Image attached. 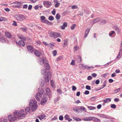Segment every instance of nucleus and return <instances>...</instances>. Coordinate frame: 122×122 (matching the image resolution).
Returning <instances> with one entry per match:
<instances>
[{"mask_svg": "<svg viewBox=\"0 0 122 122\" xmlns=\"http://www.w3.org/2000/svg\"><path fill=\"white\" fill-rule=\"evenodd\" d=\"M39 63L41 65L44 64L43 66L47 70L50 69L49 65L48 63V61L46 58L43 57L40 58L38 61Z\"/></svg>", "mask_w": 122, "mask_h": 122, "instance_id": "obj_1", "label": "nucleus"}, {"mask_svg": "<svg viewBox=\"0 0 122 122\" xmlns=\"http://www.w3.org/2000/svg\"><path fill=\"white\" fill-rule=\"evenodd\" d=\"M46 70L44 68L42 69L41 71L42 74L45 75L44 79L45 80V82H49V79L51 76V74L50 72H47Z\"/></svg>", "mask_w": 122, "mask_h": 122, "instance_id": "obj_2", "label": "nucleus"}, {"mask_svg": "<svg viewBox=\"0 0 122 122\" xmlns=\"http://www.w3.org/2000/svg\"><path fill=\"white\" fill-rule=\"evenodd\" d=\"M29 105L30 107L31 108L32 111H35L38 107L37 102L31 99L29 102Z\"/></svg>", "mask_w": 122, "mask_h": 122, "instance_id": "obj_3", "label": "nucleus"}, {"mask_svg": "<svg viewBox=\"0 0 122 122\" xmlns=\"http://www.w3.org/2000/svg\"><path fill=\"white\" fill-rule=\"evenodd\" d=\"M14 17L17 20L20 21H23L25 19V17L24 15L19 14L15 15Z\"/></svg>", "mask_w": 122, "mask_h": 122, "instance_id": "obj_4", "label": "nucleus"}, {"mask_svg": "<svg viewBox=\"0 0 122 122\" xmlns=\"http://www.w3.org/2000/svg\"><path fill=\"white\" fill-rule=\"evenodd\" d=\"M39 92L37 93L35 97L36 98V100L38 101H40V98L41 97V95H42L44 92V90L43 89H39Z\"/></svg>", "mask_w": 122, "mask_h": 122, "instance_id": "obj_5", "label": "nucleus"}, {"mask_svg": "<svg viewBox=\"0 0 122 122\" xmlns=\"http://www.w3.org/2000/svg\"><path fill=\"white\" fill-rule=\"evenodd\" d=\"M24 112L23 110H21L18 113L17 116L19 119H21L25 117V114L24 113Z\"/></svg>", "mask_w": 122, "mask_h": 122, "instance_id": "obj_6", "label": "nucleus"}, {"mask_svg": "<svg viewBox=\"0 0 122 122\" xmlns=\"http://www.w3.org/2000/svg\"><path fill=\"white\" fill-rule=\"evenodd\" d=\"M17 111H15L14 113V117L11 119H10V122H13L14 121L16 120L17 118Z\"/></svg>", "mask_w": 122, "mask_h": 122, "instance_id": "obj_7", "label": "nucleus"}, {"mask_svg": "<svg viewBox=\"0 0 122 122\" xmlns=\"http://www.w3.org/2000/svg\"><path fill=\"white\" fill-rule=\"evenodd\" d=\"M43 5L46 8L49 7L51 5V2L48 1H44L43 3Z\"/></svg>", "mask_w": 122, "mask_h": 122, "instance_id": "obj_8", "label": "nucleus"}, {"mask_svg": "<svg viewBox=\"0 0 122 122\" xmlns=\"http://www.w3.org/2000/svg\"><path fill=\"white\" fill-rule=\"evenodd\" d=\"M47 98L46 97L44 96L41 101V105H43L47 101Z\"/></svg>", "mask_w": 122, "mask_h": 122, "instance_id": "obj_9", "label": "nucleus"}, {"mask_svg": "<svg viewBox=\"0 0 122 122\" xmlns=\"http://www.w3.org/2000/svg\"><path fill=\"white\" fill-rule=\"evenodd\" d=\"M93 117H85L82 119V120L85 121H90L93 119Z\"/></svg>", "mask_w": 122, "mask_h": 122, "instance_id": "obj_10", "label": "nucleus"}, {"mask_svg": "<svg viewBox=\"0 0 122 122\" xmlns=\"http://www.w3.org/2000/svg\"><path fill=\"white\" fill-rule=\"evenodd\" d=\"M98 115L99 116L101 117L106 119H109L110 118V117L109 116H107L104 114H98Z\"/></svg>", "mask_w": 122, "mask_h": 122, "instance_id": "obj_11", "label": "nucleus"}, {"mask_svg": "<svg viewBox=\"0 0 122 122\" xmlns=\"http://www.w3.org/2000/svg\"><path fill=\"white\" fill-rule=\"evenodd\" d=\"M27 49L29 52H32L34 51L33 47L30 46H27Z\"/></svg>", "mask_w": 122, "mask_h": 122, "instance_id": "obj_12", "label": "nucleus"}, {"mask_svg": "<svg viewBox=\"0 0 122 122\" xmlns=\"http://www.w3.org/2000/svg\"><path fill=\"white\" fill-rule=\"evenodd\" d=\"M18 44L20 46H24L25 45V43L23 41L20 40L18 42Z\"/></svg>", "mask_w": 122, "mask_h": 122, "instance_id": "obj_13", "label": "nucleus"}, {"mask_svg": "<svg viewBox=\"0 0 122 122\" xmlns=\"http://www.w3.org/2000/svg\"><path fill=\"white\" fill-rule=\"evenodd\" d=\"M36 56L38 57H39L40 56L41 53V52L37 50H36L34 52Z\"/></svg>", "mask_w": 122, "mask_h": 122, "instance_id": "obj_14", "label": "nucleus"}, {"mask_svg": "<svg viewBox=\"0 0 122 122\" xmlns=\"http://www.w3.org/2000/svg\"><path fill=\"white\" fill-rule=\"evenodd\" d=\"M113 29L116 31L118 33H119L121 31V30L117 26H114L113 27Z\"/></svg>", "mask_w": 122, "mask_h": 122, "instance_id": "obj_15", "label": "nucleus"}, {"mask_svg": "<svg viewBox=\"0 0 122 122\" xmlns=\"http://www.w3.org/2000/svg\"><path fill=\"white\" fill-rule=\"evenodd\" d=\"M67 26V23L66 22H64L63 24L61 26V28L62 30H64L65 28Z\"/></svg>", "mask_w": 122, "mask_h": 122, "instance_id": "obj_16", "label": "nucleus"}, {"mask_svg": "<svg viewBox=\"0 0 122 122\" xmlns=\"http://www.w3.org/2000/svg\"><path fill=\"white\" fill-rule=\"evenodd\" d=\"M6 36L9 38H10L11 37V34L8 32H6L5 33Z\"/></svg>", "mask_w": 122, "mask_h": 122, "instance_id": "obj_17", "label": "nucleus"}, {"mask_svg": "<svg viewBox=\"0 0 122 122\" xmlns=\"http://www.w3.org/2000/svg\"><path fill=\"white\" fill-rule=\"evenodd\" d=\"M41 20V21L43 23H45L46 21V19L45 17L43 16H41L40 17Z\"/></svg>", "mask_w": 122, "mask_h": 122, "instance_id": "obj_18", "label": "nucleus"}, {"mask_svg": "<svg viewBox=\"0 0 122 122\" xmlns=\"http://www.w3.org/2000/svg\"><path fill=\"white\" fill-rule=\"evenodd\" d=\"M53 37L56 38L58 37H60V34L56 32H54Z\"/></svg>", "mask_w": 122, "mask_h": 122, "instance_id": "obj_19", "label": "nucleus"}, {"mask_svg": "<svg viewBox=\"0 0 122 122\" xmlns=\"http://www.w3.org/2000/svg\"><path fill=\"white\" fill-rule=\"evenodd\" d=\"M30 111V109L29 107H27L25 109V112L27 114L29 113Z\"/></svg>", "mask_w": 122, "mask_h": 122, "instance_id": "obj_20", "label": "nucleus"}, {"mask_svg": "<svg viewBox=\"0 0 122 122\" xmlns=\"http://www.w3.org/2000/svg\"><path fill=\"white\" fill-rule=\"evenodd\" d=\"M90 29H87L86 30L85 32V35L84 36L85 38H86V37L90 31Z\"/></svg>", "mask_w": 122, "mask_h": 122, "instance_id": "obj_21", "label": "nucleus"}, {"mask_svg": "<svg viewBox=\"0 0 122 122\" xmlns=\"http://www.w3.org/2000/svg\"><path fill=\"white\" fill-rule=\"evenodd\" d=\"M45 116V115L44 114H41L40 116H39V118L40 120H41L44 119Z\"/></svg>", "mask_w": 122, "mask_h": 122, "instance_id": "obj_22", "label": "nucleus"}, {"mask_svg": "<svg viewBox=\"0 0 122 122\" xmlns=\"http://www.w3.org/2000/svg\"><path fill=\"white\" fill-rule=\"evenodd\" d=\"M111 98H105L104 100V102L107 103L108 102H110L111 101Z\"/></svg>", "mask_w": 122, "mask_h": 122, "instance_id": "obj_23", "label": "nucleus"}, {"mask_svg": "<svg viewBox=\"0 0 122 122\" xmlns=\"http://www.w3.org/2000/svg\"><path fill=\"white\" fill-rule=\"evenodd\" d=\"M87 108L90 110H93L96 109V108L92 106H87Z\"/></svg>", "mask_w": 122, "mask_h": 122, "instance_id": "obj_24", "label": "nucleus"}, {"mask_svg": "<svg viewBox=\"0 0 122 122\" xmlns=\"http://www.w3.org/2000/svg\"><path fill=\"white\" fill-rule=\"evenodd\" d=\"M81 58L80 56H77V62L79 63L81 62Z\"/></svg>", "mask_w": 122, "mask_h": 122, "instance_id": "obj_25", "label": "nucleus"}, {"mask_svg": "<svg viewBox=\"0 0 122 122\" xmlns=\"http://www.w3.org/2000/svg\"><path fill=\"white\" fill-rule=\"evenodd\" d=\"M61 97H59L55 98L54 100V101L55 103H56L59 101Z\"/></svg>", "mask_w": 122, "mask_h": 122, "instance_id": "obj_26", "label": "nucleus"}, {"mask_svg": "<svg viewBox=\"0 0 122 122\" xmlns=\"http://www.w3.org/2000/svg\"><path fill=\"white\" fill-rule=\"evenodd\" d=\"M100 21V20L98 18H96L93 21V22L94 24L95 23L97 22H99Z\"/></svg>", "mask_w": 122, "mask_h": 122, "instance_id": "obj_27", "label": "nucleus"}, {"mask_svg": "<svg viewBox=\"0 0 122 122\" xmlns=\"http://www.w3.org/2000/svg\"><path fill=\"white\" fill-rule=\"evenodd\" d=\"M45 84V82L44 80H41V81L40 83V86L42 87L44 86Z\"/></svg>", "mask_w": 122, "mask_h": 122, "instance_id": "obj_28", "label": "nucleus"}, {"mask_svg": "<svg viewBox=\"0 0 122 122\" xmlns=\"http://www.w3.org/2000/svg\"><path fill=\"white\" fill-rule=\"evenodd\" d=\"M93 119L94 121L96 122H101L100 119L94 117Z\"/></svg>", "mask_w": 122, "mask_h": 122, "instance_id": "obj_29", "label": "nucleus"}, {"mask_svg": "<svg viewBox=\"0 0 122 122\" xmlns=\"http://www.w3.org/2000/svg\"><path fill=\"white\" fill-rule=\"evenodd\" d=\"M115 33V32L113 30L111 31H110L109 33V35L110 36L113 35Z\"/></svg>", "mask_w": 122, "mask_h": 122, "instance_id": "obj_30", "label": "nucleus"}, {"mask_svg": "<svg viewBox=\"0 0 122 122\" xmlns=\"http://www.w3.org/2000/svg\"><path fill=\"white\" fill-rule=\"evenodd\" d=\"M106 84L107 81H104L103 84V85L102 86L101 88L100 89H102L104 87L106 86Z\"/></svg>", "mask_w": 122, "mask_h": 122, "instance_id": "obj_31", "label": "nucleus"}, {"mask_svg": "<svg viewBox=\"0 0 122 122\" xmlns=\"http://www.w3.org/2000/svg\"><path fill=\"white\" fill-rule=\"evenodd\" d=\"M0 41L4 43L5 41V40L4 37H1L0 38Z\"/></svg>", "mask_w": 122, "mask_h": 122, "instance_id": "obj_32", "label": "nucleus"}, {"mask_svg": "<svg viewBox=\"0 0 122 122\" xmlns=\"http://www.w3.org/2000/svg\"><path fill=\"white\" fill-rule=\"evenodd\" d=\"M61 17L60 15L58 14H57L56 16V19L57 20L59 19Z\"/></svg>", "mask_w": 122, "mask_h": 122, "instance_id": "obj_33", "label": "nucleus"}, {"mask_svg": "<svg viewBox=\"0 0 122 122\" xmlns=\"http://www.w3.org/2000/svg\"><path fill=\"white\" fill-rule=\"evenodd\" d=\"M121 90L120 88H119L114 90V93H117L119 92Z\"/></svg>", "mask_w": 122, "mask_h": 122, "instance_id": "obj_34", "label": "nucleus"}, {"mask_svg": "<svg viewBox=\"0 0 122 122\" xmlns=\"http://www.w3.org/2000/svg\"><path fill=\"white\" fill-rule=\"evenodd\" d=\"M73 119L77 121H81V119L78 118L74 117V118H73Z\"/></svg>", "mask_w": 122, "mask_h": 122, "instance_id": "obj_35", "label": "nucleus"}, {"mask_svg": "<svg viewBox=\"0 0 122 122\" xmlns=\"http://www.w3.org/2000/svg\"><path fill=\"white\" fill-rule=\"evenodd\" d=\"M54 32H52L49 33V36L51 37H53Z\"/></svg>", "mask_w": 122, "mask_h": 122, "instance_id": "obj_36", "label": "nucleus"}, {"mask_svg": "<svg viewBox=\"0 0 122 122\" xmlns=\"http://www.w3.org/2000/svg\"><path fill=\"white\" fill-rule=\"evenodd\" d=\"M69 117V116L67 114H66L64 117V118L66 120H67Z\"/></svg>", "mask_w": 122, "mask_h": 122, "instance_id": "obj_37", "label": "nucleus"}, {"mask_svg": "<svg viewBox=\"0 0 122 122\" xmlns=\"http://www.w3.org/2000/svg\"><path fill=\"white\" fill-rule=\"evenodd\" d=\"M12 4H21L22 3L21 2H18L17 1L15 2H13Z\"/></svg>", "mask_w": 122, "mask_h": 122, "instance_id": "obj_38", "label": "nucleus"}, {"mask_svg": "<svg viewBox=\"0 0 122 122\" xmlns=\"http://www.w3.org/2000/svg\"><path fill=\"white\" fill-rule=\"evenodd\" d=\"M48 19L50 20L51 21L54 20V18L53 16H50L49 17Z\"/></svg>", "mask_w": 122, "mask_h": 122, "instance_id": "obj_39", "label": "nucleus"}, {"mask_svg": "<svg viewBox=\"0 0 122 122\" xmlns=\"http://www.w3.org/2000/svg\"><path fill=\"white\" fill-rule=\"evenodd\" d=\"M116 107V106L115 104H112L111 105V107L112 108L115 109Z\"/></svg>", "mask_w": 122, "mask_h": 122, "instance_id": "obj_40", "label": "nucleus"}, {"mask_svg": "<svg viewBox=\"0 0 122 122\" xmlns=\"http://www.w3.org/2000/svg\"><path fill=\"white\" fill-rule=\"evenodd\" d=\"M82 68L83 70H85L86 69V65H85L83 64H81Z\"/></svg>", "mask_w": 122, "mask_h": 122, "instance_id": "obj_41", "label": "nucleus"}, {"mask_svg": "<svg viewBox=\"0 0 122 122\" xmlns=\"http://www.w3.org/2000/svg\"><path fill=\"white\" fill-rule=\"evenodd\" d=\"M71 6V8L72 9H76L78 8L77 6L75 5H74L72 6Z\"/></svg>", "mask_w": 122, "mask_h": 122, "instance_id": "obj_42", "label": "nucleus"}, {"mask_svg": "<svg viewBox=\"0 0 122 122\" xmlns=\"http://www.w3.org/2000/svg\"><path fill=\"white\" fill-rule=\"evenodd\" d=\"M100 21L101 24L103 25L105 24L106 22L105 20H100Z\"/></svg>", "mask_w": 122, "mask_h": 122, "instance_id": "obj_43", "label": "nucleus"}, {"mask_svg": "<svg viewBox=\"0 0 122 122\" xmlns=\"http://www.w3.org/2000/svg\"><path fill=\"white\" fill-rule=\"evenodd\" d=\"M46 21L45 22V23H46L47 24H48V25H51L52 24V23L50 22H49L48 20H46Z\"/></svg>", "mask_w": 122, "mask_h": 122, "instance_id": "obj_44", "label": "nucleus"}, {"mask_svg": "<svg viewBox=\"0 0 122 122\" xmlns=\"http://www.w3.org/2000/svg\"><path fill=\"white\" fill-rule=\"evenodd\" d=\"M80 108L81 110H82L85 112H86V109L83 106L81 107Z\"/></svg>", "mask_w": 122, "mask_h": 122, "instance_id": "obj_45", "label": "nucleus"}, {"mask_svg": "<svg viewBox=\"0 0 122 122\" xmlns=\"http://www.w3.org/2000/svg\"><path fill=\"white\" fill-rule=\"evenodd\" d=\"M53 54L54 56H55L57 54V51L56 50H54L53 52Z\"/></svg>", "mask_w": 122, "mask_h": 122, "instance_id": "obj_46", "label": "nucleus"}, {"mask_svg": "<svg viewBox=\"0 0 122 122\" xmlns=\"http://www.w3.org/2000/svg\"><path fill=\"white\" fill-rule=\"evenodd\" d=\"M60 4V3L57 2L55 5V7L57 8L58 7Z\"/></svg>", "mask_w": 122, "mask_h": 122, "instance_id": "obj_47", "label": "nucleus"}, {"mask_svg": "<svg viewBox=\"0 0 122 122\" xmlns=\"http://www.w3.org/2000/svg\"><path fill=\"white\" fill-rule=\"evenodd\" d=\"M76 26V25L75 24H73L72 26H71V29L72 30H73Z\"/></svg>", "mask_w": 122, "mask_h": 122, "instance_id": "obj_48", "label": "nucleus"}, {"mask_svg": "<svg viewBox=\"0 0 122 122\" xmlns=\"http://www.w3.org/2000/svg\"><path fill=\"white\" fill-rule=\"evenodd\" d=\"M56 11L55 9H54L53 10L51 11L52 14L54 15H55L56 14Z\"/></svg>", "mask_w": 122, "mask_h": 122, "instance_id": "obj_49", "label": "nucleus"}, {"mask_svg": "<svg viewBox=\"0 0 122 122\" xmlns=\"http://www.w3.org/2000/svg\"><path fill=\"white\" fill-rule=\"evenodd\" d=\"M63 119V116L62 115L60 116L59 117V119L60 120L62 121V120Z\"/></svg>", "mask_w": 122, "mask_h": 122, "instance_id": "obj_50", "label": "nucleus"}, {"mask_svg": "<svg viewBox=\"0 0 122 122\" xmlns=\"http://www.w3.org/2000/svg\"><path fill=\"white\" fill-rule=\"evenodd\" d=\"M86 89L88 90H90L91 89V87L88 85H86Z\"/></svg>", "mask_w": 122, "mask_h": 122, "instance_id": "obj_51", "label": "nucleus"}, {"mask_svg": "<svg viewBox=\"0 0 122 122\" xmlns=\"http://www.w3.org/2000/svg\"><path fill=\"white\" fill-rule=\"evenodd\" d=\"M122 56H121V53H120V52H119L118 54L116 57V58L117 59L118 58H120V57Z\"/></svg>", "mask_w": 122, "mask_h": 122, "instance_id": "obj_52", "label": "nucleus"}, {"mask_svg": "<svg viewBox=\"0 0 122 122\" xmlns=\"http://www.w3.org/2000/svg\"><path fill=\"white\" fill-rule=\"evenodd\" d=\"M46 93H48L50 92V89L48 88H47L46 89Z\"/></svg>", "mask_w": 122, "mask_h": 122, "instance_id": "obj_53", "label": "nucleus"}, {"mask_svg": "<svg viewBox=\"0 0 122 122\" xmlns=\"http://www.w3.org/2000/svg\"><path fill=\"white\" fill-rule=\"evenodd\" d=\"M51 86L53 87H54V83L53 82V81L51 80Z\"/></svg>", "mask_w": 122, "mask_h": 122, "instance_id": "obj_54", "label": "nucleus"}, {"mask_svg": "<svg viewBox=\"0 0 122 122\" xmlns=\"http://www.w3.org/2000/svg\"><path fill=\"white\" fill-rule=\"evenodd\" d=\"M76 89V87L75 86H73L72 87V90L73 91H75Z\"/></svg>", "mask_w": 122, "mask_h": 122, "instance_id": "obj_55", "label": "nucleus"}, {"mask_svg": "<svg viewBox=\"0 0 122 122\" xmlns=\"http://www.w3.org/2000/svg\"><path fill=\"white\" fill-rule=\"evenodd\" d=\"M57 92L59 93L60 94H61L62 93V92L61 90L59 89H57Z\"/></svg>", "mask_w": 122, "mask_h": 122, "instance_id": "obj_56", "label": "nucleus"}, {"mask_svg": "<svg viewBox=\"0 0 122 122\" xmlns=\"http://www.w3.org/2000/svg\"><path fill=\"white\" fill-rule=\"evenodd\" d=\"M19 37L20 39H25V37L23 36H19Z\"/></svg>", "mask_w": 122, "mask_h": 122, "instance_id": "obj_57", "label": "nucleus"}, {"mask_svg": "<svg viewBox=\"0 0 122 122\" xmlns=\"http://www.w3.org/2000/svg\"><path fill=\"white\" fill-rule=\"evenodd\" d=\"M28 7L27 5L25 4L23 6V8L24 9H26Z\"/></svg>", "mask_w": 122, "mask_h": 122, "instance_id": "obj_58", "label": "nucleus"}, {"mask_svg": "<svg viewBox=\"0 0 122 122\" xmlns=\"http://www.w3.org/2000/svg\"><path fill=\"white\" fill-rule=\"evenodd\" d=\"M89 92L88 91L86 90V91L84 93V94L86 95H87L89 94Z\"/></svg>", "mask_w": 122, "mask_h": 122, "instance_id": "obj_59", "label": "nucleus"}, {"mask_svg": "<svg viewBox=\"0 0 122 122\" xmlns=\"http://www.w3.org/2000/svg\"><path fill=\"white\" fill-rule=\"evenodd\" d=\"M92 77L91 76H89L87 77V79L88 80H90L92 79Z\"/></svg>", "mask_w": 122, "mask_h": 122, "instance_id": "obj_60", "label": "nucleus"}, {"mask_svg": "<svg viewBox=\"0 0 122 122\" xmlns=\"http://www.w3.org/2000/svg\"><path fill=\"white\" fill-rule=\"evenodd\" d=\"M32 7V6L31 5H29L28 7V9L29 10H30L31 9Z\"/></svg>", "mask_w": 122, "mask_h": 122, "instance_id": "obj_61", "label": "nucleus"}, {"mask_svg": "<svg viewBox=\"0 0 122 122\" xmlns=\"http://www.w3.org/2000/svg\"><path fill=\"white\" fill-rule=\"evenodd\" d=\"M12 116L11 115H9L8 117V118L9 120H10V119H11L12 118Z\"/></svg>", "mask_w": 122, "mask_h": 122, "instance_id": "obj_62", "label": "nucleus"}, {"mask_svg": "<svg viewBox=\"0 0 122 122\" xmlns=\"http://www.w3.org/2000/svg\"><path fill=\"white\" fill-rule=\"evenodd\" d=\"M108 81L110 83H112L113 81V80L112 79H110Z\"/></svg>", "mask_w": 122, "mask_h": 122, "instance_id": "obj_63", "label": "nucleus"}, {"mask_svg": "<svg viewBox=\"0 0 122 122\" xmlns=\"http://www.w3.org/2000/svg\"><path fill=\"white\" fill-rule=\"evenodd\" d=\"M102 107V106L101 105V104H99L98 105L97 107V108L98 109H100Z\"/></svg>", "mask_w": 122, "mask_h": 122, "instance_id": "obj_64", "label": "nucleus"}]
</instances>
